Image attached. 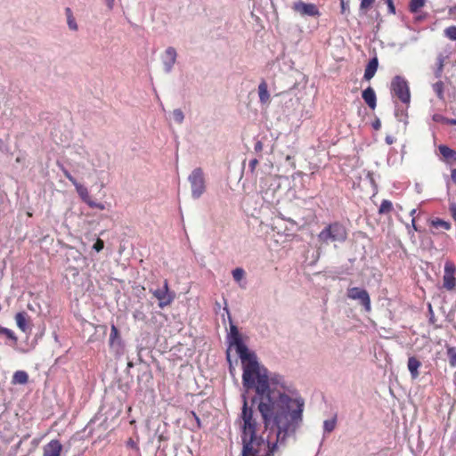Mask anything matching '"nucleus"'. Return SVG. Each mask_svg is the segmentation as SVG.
<instances>
[{
	"label": "nucleus",
	"mask_w": 456,
	"mask_h": 456,
	"mask_svg": "<svg viewBox=\"0 0 456 456\" xmlns=\"http://www.w3.org/2000/svg\"><path fill=\"white\" fill-rule=\"evenodd\" d=\"M227 340L229 350L233 347L241 361L243 387L255 390L253 401L257 403L264 424L263 434L257 436L258 423L243 395L241 456H273L302 426L305 401L281 375L269 372L258 362L256 354L243 343L238 328L232 322Z\"/></svg>",
	"instance_id": "1"
},
{
	"label": "nucleus",
	"mask_w": 456,
	"mask_h": 456,
	"mask_svg": "<svg viewBox=\"0 0 456 456\" xmlns=\"http://www.w3.org/2000/svg\"><path fill=\"white\" fill-rule=\"evenodd\" d=\"M347 238L346 227L340 223L335 222L327 225L319 234L318 240L324 243L344 242Z\"/></svg>",
	"instance_id": "2"
},
{
	"label": "nucleus",
	"mask_w": 456,
	"mask_h": 456,
	"mask_svg": "<svg viewBox=\"0 0 456 456\" xmlns=\"http://www.w3.org/2000/svg\"><path fill=\"white\" fill-rule=\"evenodd\" d=\"M149 290L158 300L159 307L161 309L170 305L175 298V293L169 289L167 280L163 281L162 286L150 288Z\"/></svg>",
	"instance_id": "3"
},
{
	"label": "nucleus",
	"mask_w": 456,
	"mask_h": 456,
	"mask_svg": "<svg viewBox=\"0 0 456 456\" xmlns=\"http://www.w3.org/2000/svg\"><path fill=\"white\" fill-rule=\"evenodd\" d=\"M191 184V197L194 200L200 199L206 191V181L201 168H194L188 176Z\"/></svg>",
	"instance_id": "4"
},
{
	"label": "nucleus",
	"mask_w": 456,
	"mask_h": 456,
	"mask_svg": "<svg viewBox=\"0 0 456 456\" xmlns=\"http://www.w3.org/2000/svg\"><path fill=\"white\" fill-rule=\"evenodd\" d=\"M391 89L395 96L403 103L408 104L411 100L410 88L406 79L401 76H395L391 82Z\"/></svg>",
	"instance_id": "5"
},
{
	"label": "nucleus",
	"mask_w": 456,
	"mask_h": 456,
	"mask_svg": "<svg viewBox=\"0 0 456 456\" xmlns=\"http://www.w3.org/2000/svg\"><path fill=\"white\" fill-rule=\"evenodd\" d=\"M294 12L301 17H319L321 12L316 4L303 1L294 2L291 5Z\"/></svg>",
	"instance_id": "6"
},
{
	"label": "nucleus",
	"mask_w": 456,
	"mask_h": 456,
	"mask_svg": "<svg viewBox=\"0 0 456 456\" xmlns=\"http://www.w3.org/2000/svg\"><path fill=\"white\" fill-rule=\"evenodd\" d=\"M346 295L350 299L358 300L360 304L363 305L366 312L370 311V298L367 290L358 287H353L347 289Z\"/></svg>",
	"instance_id": "7"
},
{
	"label": "nucleus",
	"mask_w": 456,
	"mask_h": 456,
	"mask_svg": "<svg viewBox=\"0 0 456 456\" xmlns=\"http://www.w3.org/2000/svg\"><path fill=\"white\" fill-rule=\"evenodd\" d=\"M177 52L172 47L168 46L161 55V62L163 69L167 74H169L176 62Z\"/></svg>",
	"instance_id": "8"
},
{
	"label": "nucleus",
	"mask_w": 456,
	"mask_h": 456,
	"mask_svg": "<svg viewBox=\"0 0 456 456\" xmlns=\"http://www.w3.org/2000/svg\"><path fill=\"white\" fill-rule=\"evenodd\" d=\"M455 265L452 262H446L444 265V287L452 290L455 288L456 280L454 278Z\"/></svg>",
	"instance_id": "9"
},
{
	"label": "nucleus",
	"mask_w": 456,
	"mask_h": 456,
	"mask_svg": "<svg viewBox=\"0 0 456 456\" xmlns=\"http://www.w3.org/2000/svg\"><path fill=\"white\" fill-rule=\"evenodd\" d=\"M43 451V456H61L62 445L59 440L53 439L44 446Z\"/></svg>",
	"instance_id": "10"
},
{
	"label": "nucleus",
	"mask_w": 456,
	"mask_h": 456,
	"mask_svg": "<svg viewBox=\"0 0 456 456\" xmlns=\"http://www.w3.org/2000/svg\"><path fill=\"white\" fill-rule=\"evenodd\" d=\"M87 159L94 171H97L98 168H102L106 165V155L103 152H93L88 156Z\"/></svg>",
	"instance_id": "11"
},
{
	"label": "nucleus",
	"mask_w": 456,
	"mask_h": 456,
	"mask_svg": "<svg viewBox=\"0 0 456 456\" xmlns=\"http://www.w3.org/2000/svg\"><path fill=\"white\" fill-rule=\"evenodd\" d=\"M110 346L116 350L117 353L121 349L122 341L118 334V330L115 325L111 326L110 334Z\"/></svg>",
	"instance_id": "12"
},
{
	"label": "nucleus",
	"mask_w": 456,
	"mask_h": 456,
	"mask_svg": "<svg viewBox=\"0 0 456 456\" xmlns=\"http://www.w3.org/2000/svg\"><path fill=\"white\" fill-rule=\"evenodd\" d=\"M421 366V362L414 356H411L408 359L407 367L411 373V377L412 379H416L419 375V369Z\"/></svg>",
	"instance_id": "13"
},
{
	"label": "nucleus",
	"mask_w": 456,
	"mask_h": 456,
	"mask_svg": "<svg viewBox=\"0 0 456 456\" xmlns=\"http://www.w3.org/2000/svg\"><path fill=\"white\" fill-rule=\"evenodd\" d=\"M362 99L366 102V104L371 109L374 110L376 108V94L371 87L366 88L362 92Z\"/></svg>",
	"instance_id": "14"
},
{
	"label": "nucleus",
	"mask_w": 456,
	"mask_h": 456,
	"mask_svg": "<svg viewBox=\"0 0 456 456\" xmlns=\"http://www.w3.org/2000/svg\"><path fill=\"white\" fill-rule=\"evenodd\" d=\"M258 96L261 104L268 105L271 101V96L267 89V84L261 82L258 86Z\"/></svg>",
	"instance_id": "15"
},
{
	"label": "nucleus",
	"mask_w": 456,
	"mask_h": 456,
	"mask_svg": "<svg viewBox=\"0 0 456 456\" xmlns=\"http://www.w3.org/2000/svg\"><path fill=\"white\" fill-rule=\"evenodd\" d=\"M378 66H379V61H378L377 57H374L370 60V61L368 62V64L365 68V71H364V78L366 80H370L374 77V75L378 69Z\"/></svg>",
	"instance_id": "16"
},
{
	"label": "nucleus",
	"mask_w": 456,
	"mask_h": 456,
	"mask_svg": "<svg viewBox=\"0 0 456 456\" xmlns=\"http://www.w3.org/2000/svg\"><path fill=\"white\" fill-rule=\"evenodd\" d=\"M232 273L233 280L239 284V286L242 289H245L246 288V282L244 281L245 271L242 268L238 267V268H235L234 270H232Z\"/></svg>",
	"instance_id": "17"
},
{
	"label": "nucleus",
	"mask_w": 456,
	"mask_h": 456,
	"mask_svg": "<svg viewBox=\"0 0 456 456\" xmlns=\"http://www.w3.org/2000/svg\"><path fill=\"white\" fill-rule=\"evenodd\" d=\"M28 375L26 371L24 370H17L14 372L13 376H12V384H20V385H24L28 382Z\"/></svg>",
	"instance_id": "18"
},
{
	"label": "nucleus",
	"mask_w": 456,
	"mask_h": 456,
	"mask_svg": "<svg viewBox=\"0 0 456 456\" xmlns=\"http://www.w3.org/2000/svg\"><path fill=\"white\" fill-rule=\"evenodd\" d=\"M15 321H16L17 326L23 332H28V331L29 328H28V322H27L26 314L25 313H18L15 315Z\"/></svg>",
	"instance_id": "19"
},
{
	"label": "nucleus",
	"mask_w": 456,
	"mask_h": 456,
	"mask_svg": "<svg viewBox=\"0 0 456 456\" xmlns=\"http://www.w3.org/2000/svg\"><path fill=\"white\" fill-rule=\"evenodd\" d=\"M439 151L446 160L456 159V151L450 149L446 145H440Z\"/></svg>",
	"instance_id": "20"
},
{
	"label": "nucleus",
	"mask_w": 456,
	"mask_h": 456,
	"mask_svg": "<svg viewBox=\"0 0 456 456\" xmlns=\"http://www.w3.org/2000/svg\"><path fill=\"white\" fill-rule=\"evenodd\" d=\"M444 60L445 57L442 53L437 56L436 68L434 69V74L436 78H440L442 77Z\"/></svg>",
	"instance_id": "21"
},
{
	"label": "nucleus",
	"mask_w": 456,
	"mask_h": 456,
	"mask_svg": "<svg viewBox=\"0 0 456 456\" xmlns=\"http://www.w3.org/2000/svg\"><path fill=\"white\" fill-rule=\"evenodd\" d=\"M65 13H66V16H67V23H68L69 28L73 30V31H77L78 27H77L76 20H75V18L73 16L71 9L69 8V7L66 8L65 9Z\"/></svg>",
	"instance_id": "22"
},
{
	"label": "nucleus",
	"mask_w": 456,
	"mask_h": 456,
	"mask_svg": "<svg viewBox=\"0 0 456 456\" xmlns=\"http://www.w3.org/2000/svg\"><path fill=\"white\" fill-rule=\"evenodd\" d=\"M74 186L80 198L86 203L90 200L87 189L77 182Z\"/></svg>",
	"instance_id": "23"
},
{
	"label": "nucleus",
	"mask_w": 456,
	"mask_h": 456,
	"mask_svg": "<svg viewBox=\"0 0 456 456\" xmlns=\"http://www.w3.org/2000/svg\"><path fill=\"white\" fill-rule=\"evenodd\" d=\"M427 0H411L409 4V10L412 13H418L419 9L422 8Z\"/></svg>",
	"instance_id": "24"
},
{
	"label": "nucleus",
	"mask_w": 456,
	"mask_h": 456,
	"mask_svg": "<svg viewBox=\"0 0 456 456\" xmlns=\"http://www.w3.org/2000/svg\"><path fill=\"white\" fill-rule=\"evenodd\" d=\"M431 224L436 229H444L448 231L451 229V224L440 218H436L431 221Z\"/></svg>",
	"instance_id": "25"
},
{
	"label": "nucleus",
	"mask_w": 456,
	"mask_h": 456,
	"mask_svg": "<svg viewBox=\"0 0 456 456\" xmlns=\"http://www.w3.org/2000/svg\"><path fill=\"white\" fill-rule=\"evenodd\" d=\"M336 423H337L336 417L324 420V422H323L324 433L332 432L336 428Z\"/></svg>",
	"instance_id": "26"
},
{
	"label": "nucleus",
	"mask_w": 456,
	"mask_h": 456,
	"mask_svg": "<svg viewBox=\"0 0 456 456\" xmlns=\"http://www.w3.org/2000/svg\"><path fill=\"white\" fill-rule=\"evenodd\" d=\"M172 118L177 124H182L184 120V114L181 109H175L172 111Z\"/></svg>",
	"instance_id": "27"
},
{
	"label": "nucleus",
	"mask_w": 456,
	"mask_h": 456,
	"mask_svg": "<svg viewBox=\"0 0 456 456\" xmlns=\"http://www.w3.org/2000/svg\"><path fill=\"white\" fill-rule=\"evenodd\" d=\"M433 90L440 100L444 99V83L442 81L433 84Z\"/></svg>",
	"instance_id": "28"
},
{
	"label": "nucleus",
	"mask_w": 456,
	"mask_h": 456,
	"mask_svg": "<svg viewBox=\"0 0 456 456\" xmlns=\"http://www.w3.org/2000/svg\"><path fill=\"white\" fill-rule=\"evenodd\" d=\"M447 356L450 365L452 367H456V348L449 347L447 349Z\"/></svg>",
	"instance_id": "29"
},
{
	"label": "nucleus",
	"mask_w": 456,
	"mask_h": 456,
	"mask_svg": "<svg viewBox=\"0 0 456 456\" xmlns=\"http://www.w3.org/2000/svg\"><path fill=\"white\" fill-rule=\"evenodd\" d=\"M393 208V204L391 201L387 200H384L381 204H380V207H379V212L380 214H385V213H388L392 210Z\"/></svg>",
	"instance_id": "30"
},
{
	"label": "nucleus",
	"mask_w": 456,
	"mask_h": 456,
	"mask_svg": "<svg viewBox=\"0 0 456 456\" xmlns=\"http://www.w3.org/2000/svg\"><path fill=\"white\" fill-rule=\"evenodd\" d=\"M444 36L451 40H456V26H451L444 29Z\"/></svg>",
	"instance_id": "31"
},
{
	"label": "nucleus",
	"mask_w": 456,
	"mask_h": 456,
	"mask_svg": "<svg viewBox=\"0 0 456 456\" xmlns=\"http://www.w3.org/2000/svg\"><path fill=\"white\" fill-rule=\"evenodd\" d=\"M0 333L5 335L7 338L13 340L14 342L17 341V337L15 336L14 332L10 329L0 327Z\"/></svg>",
	"instance_id": "32"
},
{
	"label": "nucleus",
	"mask_w": 456,
	"mask_h": 456,
	"mask_svg": "<svg viewBox=\"0 0 456 456\" xmlns=\"http://www.w3.org/2000/svg\"><path fill=\"white\" fill-rule=\"evenodd\" d=\"M433 120L437 123H443V124L448 123V118H445L441 114H435L433 116Z\"/></svg>",
	"instance_id": "33"
},
{
	"label": "nucleus",
	"mask_w": 456,
	"mask_h": 456,
	"mask_svg": "<svg viewBox=\"0 0 456 456\" xmlns=\"http://www.w3.org/2000/svg\"><path fill=\"white\" fill-rule=\"evenodd\" d=\"M86 204L91 208H98L101 210H103L105 208L102 203H98L96 201L92 200L91 199L86 202Z\"/></svg>",
	"instance_id": "34"
},
{
	"label": "nucleus",
	"mask_w": 456,
	"mask_h": 456,
	"mask_svg": "<svg viewBox=\"0 0 456 456\" xmlns=\"http://www.w3.org/2000/svg\"><path fill=\"white\" fill-rule=\"evenodd\" d=\"M133 316L135 320L144 322L146 319V315L143 314V312L140 310H135L133 314Z\"/></svg>",
	"instance_id": "35"
},
{
	"label": "nucleus",
	"mask_w": 456,
	"mask_h": 456,
	"mask_svg": "<svg viewBox=\"0 0 456 456\" xmlns=\"http://www.w3.org/2000/svg\"><path fill=\"white\" fill-rule=\"evenodd\" d=\"M374 0H361V5H360V8L361 10H367L369 9L371 4H373Z\"/></svg>",
	"instance_id": "36"
},
{
	"label": "nucleus",
	"mask_w": 456,
	"mask_h": 456,
	"mask_svg": "<svg viewBox=\"0 0 456 456\" xmlns=\"http://www.w3.org/2000/svg\"><path fill=\"white\" fill-rule=\"evenodd\" d=\"M104 247V242L100 240V239H97V240L95 241V243L94 244L93 246V248L97 251V252H100Z\"/></svg>",
	"instance_id": "37"
},
{
	"label": "nucleus",
	"mask_w": 456,
	"mask_h": 456,
	"mask_svg": "<svg viewBox=\"0 0 456 456\" xmlns=\"http://www.w3.org/2000/svg\"><path fill=\"white\" fill-rule=\"evenodd\" d=\"M385 1H386L387 4L389 12L392 13V14H395V7L394 5L393 0H385Z\"/></svg>",
	"instance_id": "38"
},
{
	"label": "nucleus",
	"mask_w": 456,
	"mask_h": 456,
	"mask_svg": "<svg viewBox=\"0 0 456 456\" xmlns=\"http://www.w3.org/2000/svg\"><path fill=\"white\" fill-rule=\"evenodd\" d=\"M64 175H65V177H66L69 182H71V183H72V184H73V185H74V184H76V183L77 182V180H76V179L71 175V174H70L69 171H67V170H64Z\"/></svg>",
	"instance_id": "39"
},
{
	"label": "nucleus",
	"mask_w": 456,
	"mask_h": 456,
	"mask_svg": "<svg viewBox=\"0 0 456 456\" xmlns=\"http://www.w3.org/2000/svg\"><path fill=\"white\" fill-rule=\"evenodd\" d=\"M414 14H415L414 21H415V22H417V23H418V22L422 21V20H425V19H426V17H427V14H426V13H424V14H419V12H418V13H414Z\"/></svg>",
	"instance_id": "40"
},
{
	"label": "nucleus",
	"mask_w": 456,
	"mask_h": 456,
	"mask_svg": "<svg viewBox=\"0 0 456 456\" xmlns=\"http://www.w3.org/2000/svg\"><path fill=\"white\" fill-rule=\"evenodd\" d=\"M450 212H451V215L452 216V218L456 221V204L454 203H452L450 205Z\"/></svg>",
	"instance_id": "41"
},
{
	"label": "nucleus",
	"mask_w": 456,
	"mask_h": 456,
	"mask_svg": "<svg viewBox=\"0 0 456 456\" xmlns=\"http://www.w3.org/2000/svg\"><path fill=\"white\" fill-rule=\"evenodd\" d=\"M107 7L110 10H112L115 5V0H104Z\"/></svg>",
	"instance_id": "42"
},
{
	"label": "nucleus",
	"mask_w": 456,
	"mask_h": 456,
	"mask_svg": "<svg viewBox=\"0 0 456 456\" xmlns=\"http://www.w3.org/2000/svg\"><path fill=\"white\" fill-rule=\"evenodd\" d=\"M226 354H227L226 355L227 361H228V362L230 364V371H231V373H232V371L234 370V368L232 366V361H231L229 350L227 351Z\"/></svg>",
	"instance_id": "43"
},
{
	"label": "nucleus",
	"mask_w": 456,
	"mask_h": 456,
	"mask_svg": "<svg viewBox=\"0 0 456 456\" xmlns=\"http://www.w3.org/2000/svg\"><path fill=\"white\" fill-rule=\"evenodd\" d=\"M258 164L257 159H254L249 161V167L253 170L256 166Z\"/></svg>",
	"instance_id": "44"
},
{
	"label": "nucleus",
	"mask_w": 456,
	"mask_h": 456,
	"mask_svg": "<svg viewBox=\"0 0 456 456\" xmlns=\"http://www.w3.org/2000/svg\"><path fill=\"white\" fill-rule=\"evenodd\" d=\"M263 200L268 203H271L273 200L269 199L268 192H265V194L262 196Z\"/></svg>",
	"instance_id": "45"
},
{
	"label": "nucleus",
	"mask_w": 456,
	"mask_h": 456,
	"mask_svg": "<svg viewBox=\"0 0 456 456\" xmlns=\"http://www.w3.org/2000/svg\"><path fill=\"white\" fill-rule=\"evenodd\" d=\"M394 142H395L394 137H392V136H390V135H387V136L386 137V142H387V144H392Z\"/></svg>",
	"instance_id": "46"
},
{
	"label": "nucleus",
	"mask_w": 456,
	"mask_h": 456,
	"mask_svg": "<svg viewBox=\"0 0 456 456\" xmlns=\"http://www.w3.org/2000/svg\"><path fill=\"white\" fill-rule=\"evenodd\" d=\"M449 13L451 15H456V4L449 9Z\"/></svg>",
	"instance_id": "47"
},
{
	"label": "nucleus",
	"mask_w": 456,
	"mask_h": 456,
	"mask_svg": "<svg viewBox=\"0 0 456 456\" xmlns=\"http://www.w3.org/2000/svg\"><path fill=\"white\" fill-rule=\"evenodd\" d=\"M447 124L456 126V118H448Z\"/></svg>",
	"instance_id": "48"
},
{
	"label": "nucleus",
	"mask_w": 456,
	"mask_h": 456,
	"mask_svg": "<svg viewBox=\"0 0 456 456\" xmlns=\"http://www.w3.org/2000/svg\"><path fill=\"white\" fill-rule=\"evenodd\" d=\"M452 179L456 183V169L452 172Z\"/></svg>",
	"instance_id": "49"
},
{
	"label": "nucleus",
	"mask_w": 456,
	"mask_h": 456,
	"mask_svg": "<svg viewBox=\"0 0 456 456\" xmlns=\"http://www.w3.org/2000/svg\"><path fill=\"white\" fill-rule=\"evenodd\" d=\"M411 224H412V228H413L415 231H418V228H417V226H416V224H415V219H414V218H412V220H411Z\"/></svg>",
	"instance_id": "50"
},
{
	"label": "nucleus",
	"mask_w": 456,
	"mask_h": 456,
	"mask_svg": "<svg viewBox=\"0 0 456 456\" xmlns=\"http://www.w3.org/2000/svg\"><path fill=\"white\" fill-rule=\"evenodd\" d=\"M379 126H380V124H379V121H377L376 123H374V124H373V127H374L375 129H379Z\"/></svg>",
	"instance_id": "51"
},
{
	"label": "nucleus",
	"mask_w": 456,
	"mask_h": 456,
	"mask_svg": "<svg viewBox=\"0 0 456 456\" xmlns=\"http://www.w3.org/2000/svg\"><path fill=\"white\" fill-rule=\"evenodd\" d=\"M341 7L344 12L346 10V4H345L344 1L341 2Z\"/></svg>",
	"instance_id": "52"
},
{
	"label": "nucleus",
	"mask_w": 456,
	"mask_h": 456,
	"mask_svg": "<svg viewBox=\"0 0 456 456\" xmlns=\"http://www.w3.org/2000/svg\"><path fill=\"white\" fill-rule=\"evenodd\" d=\"M415 213H416V209H411V212H410V215L411 216H413L415 215Z\"/></svg>",
	"instance_id": "53"
},
{
	"label": "nucleus",
	"mask_w": 456,
	"mask_h": 456,
	"mask_svg": "<svg viewBox=\"0 0 456 456\" xmlns=\"http://www.w3.org/2000/svg\"><path fill=\"white\" fill-rule=\"evenodd\" d=\"M3 146H4V142L3 140L0 138V150L3 149Z\"/></svg>",
	"instance_id": "54"
},
{
	"label": "nucleus",
	"mask_w": 456,
	"mask_h": 456,
	"mask_svg": "<svg viewBox=\"0 0 456 456\" xmlns=\"http://www.w3.org/2000/svg\"><path fill=\"white\" fill-rule=\"evenodd\" d=\"M129 444H130L131 446H134V443L132 440H130V441H129Z\"/></svg>",
	"instance_id": "55"
}]
</instances>
